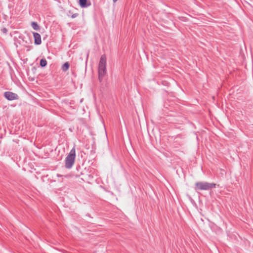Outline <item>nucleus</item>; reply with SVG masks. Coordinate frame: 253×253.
Returning a JSON list of instances; mask_svg holds the SVG:
<instances>
[{"mask_svg":"<svg viewBox=\"0 0 253 253\" xmlns=\"http://www.w3.org/2000/svg\"><path fill=\"white\" fill-rule=\"evenodd\" d=\"M77 14L75 13V14H74L72 15V18H75L77 17Z\"/></svg>","mask_w":253,"mask_h":253,"instance_id":"10","label":"nucleus"},{"mask_svg":"<svg viewBox=\"0 0 253 253\" xmlns=\"http://www.w3.org/2000/svg\"><path fill=\"white\" fill-rule=\"evenodd\" d=\"M33 36L36 44H40L42 42L41 35L37 33H33Z\"/></svg>","mask_w":253,"mask_h":253,"instance_id":"5","label":"nucleus"},{"mask_svg":"<svg viewBox=\"0 0 253 253\" xmlns=\"http://www.w3.org/2000/svg\"><path fill=\"white\" fill-rule=\"evenodd\" d=\"M215 187V184L207 182H198L195 184V189L196 190H208Z\"/></svg>","mask_w":253,"mask_h":253,"instance_id":"3","label":"nucleus"},{"mask_svg":"<svg viewBox=\"0 0 253 253\" xmlns=\"http://www.w3.org/2000/svg\"><path fill=\"white\" fill-rule=\"evenodd\" d=\"M69 63L68 62H67L62 65V69L63 71H66L69 69Z\"/></svg>","mask_w":253,"mask_h":253,"instance_id":"7","label":"nucleus"},{"mask_svg":"<svg viewBox=\"0 0 253 253\" xmlns=\"http://www.w3.org/2000/svg\"><path fill=\"white\" fill-rule=\"evenodd\" d=\"M118 0H113L114 2H116Z\"/></svg>","mask_w":253,"mask_h":253,"instance_id":"12","label":"nucleus"},{"mask_svg":"<svg viewBox=\"0 0 253 253\" xmlns=\"http://www.w3.org/2000/svg\"><path fill=\"white\" fill-rule=\"evenodd\" d=\"M79 4L81 7H86L91 5L90 2H87V0H79Z\"/></svg>","mask_w":253,"mask_h":253,"instance_id":"6","label":"nucleus"},{"mask_svg":"<svg viewBox=\"0 0 253 253\" xmlns=\"http://www.w3.org/2000/svg\"><path fill=\"white\" fill-rule=\"evenodd\" d=\"M4 97L8 100H14L18 99V95L10 91H6L4 93Z\"/></svg>","mask_w":253,"mask_h":253,"instance_id":"4","label":"nucleus"},{"mask_svg":"<svg viewBox=\"0 0 253 253\" xmlns=\"http://www.w3.org/2000/svg\"><path fill=\"white\" fill-rule=\"evenodd\" d=\"M47 64V61L45 59H42L40 61V65L41 67H45Z\"/></svg>","mask_w":253,"mask_h":253,"instance_id":"9","label":"nucleus"},{"mask_svg":"<svg viewBox=\"0 0 253 253\" xmlns=\"http://www.w3.org/2000/svg\"><path fill=\"white\" fill-rule=\"evenodd\" d=\"M31 26L32 27V28L35 30H39V29H40V27L38 25V24H37V22H32L31 23Z\"/></svg>","mask_w":253,"mask_h":253,"instance_id":"8","label":"nucleus"},{"mask_svg":"<svg viewBox=\"0 0 253 253\" xmlns=\"http://www.w3.org/2000/svg\"><path fill=\"white\" fill-rule=\"evenodd\" d=\"M106 73V59L104 55L101 56L98 65V79L101 82Z\"/></svg>","mask_w":253,"mask_h":253,"instance_id":"1","label":"nucleus"},{"mask_svg":"<svg viewBox=\"0 0 253 253\" xmlns=\"http://www.w3.org/2000/svg\"><path fill=\"white\" fill-rule=\"evenodd\" d=\"M2 31H3V32L4 33H7V29H6V28H3V29H2Z\"/></svg>","mask_w":253,"mask_h":253,"instance_id":"11","label":"nucleus"},{"mask_svg":"<svg viewBox=\"0 0 253 253\" xmlns=\"http://www.w3.org/2000/svg\"><path fill=\"white\" fill-rule=\"evenodd\" d=\"M76 157V150L73 147L65 159V167L71 169L75 163Z\"/></svg>","mask_w":253,"mask_h":253,"instance_id":"2","label":"nucleus"}]
</instances>
